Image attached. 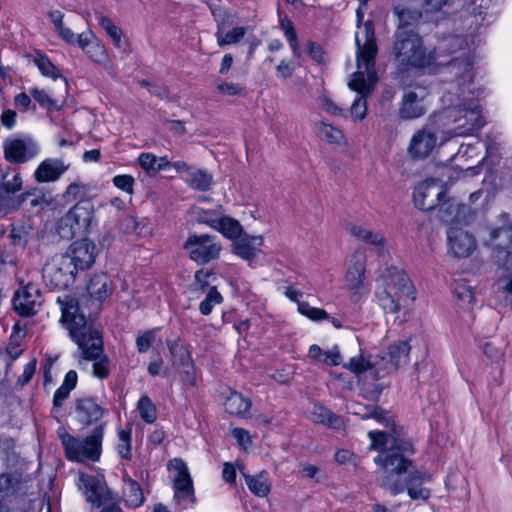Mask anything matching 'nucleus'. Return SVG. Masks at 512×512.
<instances>
[{"label":"nucleus","instance_id":"30","mask_svg":"<svg viewBox=\"0 0 512 512\" xmlns=\"http://www.w3.org/2000/svg\"><path fill=\"white\" fill-rule=\"evenodd\" d=\"M112 282L105 273L93 275L87 285L89 295L95 300L102 302L112 293Z\"/></svg>","mask_w":512,"mask_h":512},{"label":"nucleus","instance_id":"5","mask_svg":"<svg viewBox=\"0 0 512 512\" xmlns=\"http://www.w3.org/2000/svg\"><path fill=\"white\" fill-rule=\"evenodd\" d=\"M442 117L447 120L446 125H454L447 131L445 140L472 134L484 125L478 101L472 97H466L464 91L457 95V103L447 108Z\"/></svg>","mask_w":512,"mask_h":512},{"label":"nucleus","instance_id":"10","mask_svg":"<svg viewBox=\"0 0 512 512\" xmlns=\"http://www.w3.org/2000/svg\"><path fill=\"white\" fill-rule=\"evenodd\" d=\"M77 485L89 503L103 508L101 512H121L102 476L79 473Z\"/></svg>","mask_w":512,"mask_h":512},{"label":"nucleus","instance_id":"56","mask_svg":"<svg viewBox=\"0 0 512 512\" xmlns=\"http://www.w3.org/2000/svg\"><path fill=\"white\" fill-rule=\"evenodd\" d=\"M87 193V187L81 182H72L64 192V198L68 202L75 201L77 199L85 197Z\"/></svg>","mask_w":512,"mask_h":512},{"label":"nucleus","instance_id":"43","mask_svg":"<svg viewBox=\"0 0 512 512\" xmlns=\"http://www.w3.org/2000/svg\"><path fill=\"white\" fill-rule=\"evenodd\" d=\"M318 135L322 140H325L331 144H342L345 143V137L343 132L334 127L331 124L321 122L317 127Z\"/></svg>","mask_w":512,"mask_h":512},{"label":"nucleus","instance_id":"22","mask_svg":"<svg viewBox=\"0 0 512 512\" xmlns=\"http://www.w3.org/2000/svg\"><path fill=\"white\" fill-rule=\"evenodd\" d=\"M39 152L38 144L29 137L10 139L4 144L5 158L13 163H25Z\"/></svg>","mask_w":512,"mask_h":512},{"label":"nucleus","instance_id":"39","mask_svg":"<svg viewBox=\"0 0 512 512\" xmlns=\"http://www.w3.org/2000/svg\"><path fill=\"white\" fill-rule=\"evenodd\" d=\"M439 213L440 218L443 222L446 223H457L461 220L462 216L465 214V206L459 204L456 200H448L445 202H440Z\"/></svg>","mask_w":512,"mask_h":512},{"label":"nucleus","instance_id":"12","mask_svg":"<svg viewBox=\"0 0 512 512\" xmlns=\"http://www.w3.org/2000/svg\"><path fill=\"white\" fill-rule=\"evenodd\" d=\"M94 209L88 202H79L59 222V233L63 238H73L85 232L93 220Z\"/></svg>","mask_w":512,"mask_h":512},{"label":"nucleus","instance_id":"48","mask_svg":"<svg viewBox=\"0 0 512 512\" xmlns=\"http://www.w3.org/2000/svg\"><path fill=\"white\" fill-rule=\"evenodd\" d=\"M137 408L141 418L147 423H153L157 418L156 407L147 395H143L139 401Z\"/></svg>","mask_w":512,"mask_h":512},{"label":"nucleus","instance_id":"8","mask_svg":"<svg viewBox=\"0 0 512 512\" xmlns=\"http://www.w3.org/2000/svg\"><path fill=\"white\" fill-rule=\"evenodd\" d=\"M60 438L65 449L66 457L71 461H98L101 455L103 427H96L85 438H77L68 433H61Z\"/></svg>","mask_w":512,"mask_h":512},{"label":"nucleus","instance_id":"46","mask_svg":"<svg viewBox=\"0 0 512 512\" xmlns=\"http://www.w3.org/2000/svg\"><path fill=\"white\" fill-rule=\"evenodd\" d=\"M33 232L32 227L29 224H17L13 225L10 238L12 243L16 246L24 248L28 243L30 236Z\"/></svg>","mask_w":512,"mask_h":512},{"label":"nucleus","instance_id":"19","mask_svg":"<svg viewBox=\"0 0 512 512\" xmlns=\"http://www.w3.org/2000/svg\"><path fill=\"white\" fill-rule=\"evenodd\" d=\"M62 256L64 259L70 260L71 266L78 272L89 269L94 264L97 248L91 240L81 239L72 243Z\"/></svg>","mask_w":512,"mask_h":512},{"label":"nucleus","instance_id":"61","mask_svg":"<svg viewBox=\"0 0 512 512\" xmlns=\"http://www.w3.org/2000/svg\"><path fill=\"white\" fill-rule=\"evenodd\" d=\"M351 372L355 374H360L368 369L372 368L369 361L365 360L362 357H353L350 359L349 363L345 365Z\"/></svg>","mask_w":512,"mask_h":512},{"label":"nucleus","instance_id":"42","mask_svg":"<svg viewBox=\"0 0 512 512\" xmlns=\"http://www.w3.org/2000/svg\"><path fill=\"white\" fill-rule=\"evenodd\" d=\"M310 419L314 423L325 424L332 428H338L342 424V420L339 416L335 415L320 404L313 405V408L310 411Z\"/></svg>","mask_w":512,"mask_h":512},{"label":"nucleus","instance_id":"63","mask_svg":"<svg viewBox=\"0 0 512 512\" xmlns=\"http://www.w3.org/2000/svg\"><path fill=\"white\" fill-rule=\"evenodd\" d=\"M454 293L463 304L470 305L474 302V292L471 287L458 285L455 287Z\"/></svg>","mask_w":512,"mask_h":512},{"label":"nucleus","instance_id":"1","mask_svg":"<svg viewBox=\"0 0 512 512\" xmlns=\"http://www.w3.org/2000/svg\"><path fill=\"white\" fill-rule=\"evenodd\" d=\"M355 43L357 71L353 73L348 86L358 94L351 105L350 115L354 121H361L367 114L366 98L371 95L378 80L375 70L377 45L372 22L367 21L362 27L358 25Z\"/></svg>","mask_w":512,"mask_h":512},{"label":"nucleus","instance_id":"54","mask_svg":"<svg viewBox=\"0 0 512 512\" xmlns=\"http://www.w3.org/2000/svg\"><path fill=\"white\" fill-rule=\"evenodd\" d=\"M168 468L170 471L174 473L173 482L183 481L191 479V476L188 471V467L182 459L174 458L169 464Z\"/></svg>","mask_w":512,"mask_h":512},{"label":"nucleus","instance_id":"49","mask_svg":"<svg viewBox=\"0 0 512 512\" xmlns=\"http://www.w3.org/2000/svg\"><path fill=\"white\" fill-rule=\"evenodd\" d=\"M34 63L38 67L39 71L43 76L56 79L61 76L59 69L54 66L51 61L42 54H38L34 58Z\"/></svg>","mask_w":512,"mask_h":512},{"label":"nucleus","instance_id":"33","mask_svg":"<svg viewBox=\"0 0 512 512\" xmlns=\"http://www.w3.org/2000/svg\"><path fill=\"white\" fill-rule=\"evenodd\" d=\"M138 163L141 168L150 175L166 170L171 165V162L166 156L157 157L153 153H141L138 157Z\"/></svg>","mask_w":512,"mask_h":512},{"label":"nucleus","instance_id":"26","mask_svg":"<svg viewBox=\"0 0 512 512\" xmlns=\"http://www.w3.org/2000/svg\"><path fill=\"white\" fill-rule=\"evenodd\" d=\"M70 164L60 158H47L43 160L34 171V178L38 183L55 182L68 170Z\"/></svg>","mask_w":512,"mask_h":512},{"label":"nucleus","instance_id":"40","mask_svg":"<svg viewBox=\"0 0 512 512\" xmlns=\"http://www.w3.org/2000/svg\"><path fill=\"white\" fill-rule=\"evenodd\" d=\"M214 230L218 231L224 237L231 239L233 241L239 238L243 233V227L239 223V221L232 217L223 215H221V217L218 218Z\"/></svg>","mask_w":512,"mask_h":512},{"label":"nucleus","instance_id":"57","mask_svg":"<svg viewBox=\"0 0 512 512\" xmlns=\"http://www.w3.org/2000/svg\"><path fill=\"white\" fill-rule=\"evenodd\" d=\"M196 215L198 223L205 224L212 229L216 227L217 220L221 217L217 210L197 209Z\"/></svg>","mask_w":512,"mask_h":512},{"label":"nucleus","instance_id":"28","mask_svg":"<svg viewBox=\"0 0 512 512\" xmlns=\"http://www.w3.org/2000/svg\"><path fill=\"white\" fill-rule=\"evenodd\" d=\"M348 232L358 241L373 246L380 255L388 251L387 239L381 232L372 231L358 224L349 225Z\"/></svg>","mask_w":512,"mask_h":512},{"label":"nucleus","instance_id":"16","mask_svg":"<svg viewBox=\"0 0 512 512\" xmlns=\"http://www.w3.org/2000/svg\"><path fill=\"white\" fill-rule=\"evenodd\" d=\"M209 8L217 23L215 37L220 47L236 44L245 36L246 28L243 26H236L225 32V28L233 23L235 15L227 12L218 3H209Z\"/></svg>","mask_w":512,"mask_h":512},{"label":"nucleus","instance_id":"25","mask_svg":"<svg viewBox=\"0 0 512 512\" xmlns=\"http://www.w3.org/2000/svg\"><path fill=\"white\" fill-rule=\"evenodd\" d=\"M77 44L90 60L107 67L109 63L107 49L92 31H85L77 35Z\"/></svg>","mask_w":512,"mask_h":512},{"label":"nucleus","instance_id":"4","mask_svg":"<svg viewBox=\"0 0 512 512\" xmlns=\"http://www.w3.org/2000/svg\"><path fill=\"white\" fill-rule=\"evenodd\" d=\"M475 45V36L470 35H448L439 39L437 46L432 52L433 63L437 66H444L454 73L463 84L472 81V58L471 48Z\"/></svg>","mask_w":512,"mask_h":512},{"label":"nucleus","instance_id":"9","mask_svg":"<svg viewBox=\"0 0 512 512\" xmlns=\"http://www.w3.org/2000/svg\"><path fill=\"white\" fill-rule=\"evenodd\" d=\"M431 481V475L422 470L411 471L405 478V482L392 475H385L379 481L380 487L396 496L405 490L412 500L427 501L431 496V490L425 485Z\"/></svg>","mask_w":512,"mask_h":512},{"label":"nucleus","instance_id":"64","mask_svg":"<svg viewBox=\"0 0 512 512\" xmlns=\"http://www.w3.org/2000/svg\"><path fill=\"white\" fill-rule=\"evenodd\" d=\"M217 89L220 93L228 96H235L241 93L242 87L239 84L232 82H221L217 84Z\"/></svg>","mask_w":512,"mask_h":512},{"label":"nucleus","instance_id":"51","mask_svg":"<svg viewBox=\"0 0 512 512\" xmlns=\"http://www.w3.org/2000/svg\"><path fill=\"white\" fill-rule=\"evenodd\" d=\"M223 298L216 287H210L203 301L199 305V310L203 315H209L215 305L222 302Z\"/></svg>","mask_w":512,"mask_h":512},{"label":"nucleus","instance_id":"32","mask_svg":"<svg viewBox=\"0 0 512 512\" xmlns=\"http://www.w3.org/2000/svg\"><path fill=\"white\" fill-rule=\"evenodd\" d=\"M308 356L316 363H323L329 366H337L341 363V355L337 347L331 350H323L314 344L309 347Z\"/></svg>","mask_w":512,"mask_h":512},{"label":"nucleus","instance_id":"29","mask_svg":"<svg viewBox=\"0 0 512 512\" xmlns=\"http://www.w3.org/2000/svg\"><path fill=\"white\" fill-rule=\"evenodd\" d=\"M103 408L92 398H82L76 403V415L83 424H91L102 418Z\"/></svg>","mask_w":512,"mask_h":512},{"label":"nucleus","instance_id":"58","mask_svg":"<svg viewBox=\"0 0 512 512\" xmlns=\"http://www.w3.org/2000/svg\"><path fill=\"white\" fill-rule=\"evenodd\" d=\"M23 181L19 173H14L11 178L5 175L0 182V188L7 191L18 193L22 189Z\"/></svg>","mask_w":512,"mask_h":512},{"label":"nucleus","instance_id":"7","mask_svg":"<svg viewBox=\"0 0 512 512\" xmlns=\"http://www.w3.org/2000/svg\"><path fill=\"white\" fill-rule=\"evenodd\" d=\"M379 291L377 298L383 310L387 313H397L400 310L404 296L411 293V283L406 274L396 267H389L377 280Z\"/></svg>","mask_w":512,"mask_h":512},{"label":"nucleus","instance_id":"14","mask_svg":"<svg viewBox=\"0 0 512 512\" xmlns=\"http://www.w3.org/2000/svg\"><path fill=\"white\" fill-rule=\"evenodd\" d=\"M189 258L198 264H206L219 257L222 249L215 236L192 234L184 243Z\"/></svg>","mask_w":512,"mask_h":512},{"label":"nucleus","instance_id":"35","mask_svg":"<svg viewBox=\"0 0 512 512\" xmlns=\"http://www.w3.org/2000/svg\"><path fill=\"white\" fill-rule=\"evenodd\" d=\"M224 407L231 415L244 416L251 408V401L241 393L231 391L224 402Z\"/></svg>","mask_w":512,"mask_h":512},{"label":"nucleus","instance_id":"50","mask_svg":"<svg viewBox=\"0 0 512 512\" xmlns=\"http://www.w3.org/2000/svg\"><path fill=\"white\" fill-rule=\"evenodd\" d=\"M349 409L353 414L359 415L362 419L375 418L379 422L386 419L383 412L377 407H364L360 404H351Z\"/></svg>","mask_w":512,"mask_h":512},{"label":"nucleus","instance_id":"15","mask_svg":"<svg viewBox=\"0 0 512 512\" xmlns=\"http://www.w3.org/2000/svg\"><path fill=\"white\" fill-rule=\"evenodd\" d=\"M77 272L62 255L52 258L43 268V280L52 289H65L74 283Z\"/></svg>","mask_w":512,"mask_h":512},{"label":"nucleus","instance_id":"60","mask_svg":"<svg viewBox=\"0 0 512 512\" xmlns=\"http://www.w3.org/2000/svg\"><path fill=\"white\" fill-rule=\"evenodd\" d=\"M174 500L182 508H188L194 502V490L184 489L174 491Z\"/></svg>","mask_w":512,"mask_h":512},{"label":"nucleus","instance_id":"27","mask_svg":"<svg viewBox=\"0 0 512 512\" xmlns=\"http://www.w3.org/2000/svg\"><path fill=\"white\" fill-rule=\"evenodd\" d=\"M262 245V236L244 235L243 237H239L233 241L232 251L243 260L252 263L261 253Z\"/></svg>","mask_w":512,"mask_h":512},{"label":"nucleus","instance_id":"53","mask_svg":"<svg viewBox=\"0 0 512 512\" xmlns=\"http://www.w3.org/2000/svg\"><path fill=\"white\" fill-rule=\"evenodd\" d=\"M395 12L399 18V30L406 29L407 26L414 24L421 18V12L415 9L396 8Z\"/></svg>","mask_w":512,"mask_h":512},{"label":"nucleus","instance_id":"17","mask_svg":"<svg viewBox=\"0 0 512 512\" xmlns=\"http://www.w3.org/2000/svg\"><path fill=\"white\" fill-rule=\"evenodd\" d=\"M410 345L407 341H398L391 344L388 350L379 356V359L373 364L378 378L389 375L401 366L408 363Z\"/></svg>","mask_w":512,"mask_h":512},{"label":"nucleus","instance_id":"36","mask_svg":"<svg viewBox=\"0 0 512 512\" xmlns=\"http://www.w3.org/2000/svg\"><path fill=\"white\" fill-rule=\"evenodd\" d=\"M249 490L258 497H266L271 489V483L266 471L256 475H244Z\"/></svg>","mask_w":512,"mask_h":512},{"label":"nucleus","instance_id":"45","mask_svg":"<svg viewBox=\"0 0 512 512\" xmlns=\"http://www.w3.org/2000/svg\"><path fill=\"white\" fill-rule=\"evenodd\" d=\"M186 181L192 188L199 191H206L211 185L212 176L204 170L193 169L189 171Z\"/></svg>","mask_w":512,"mask_h":512},{"label":"nucleus","instance_id":"44","mask_svg":"<svg viewBox=\"0 0 512 512\" xmlns=\"http://www.w3.org/2000/svg\"><path fill=\"white\" fill-rule=\"evenodd\" d=\"M22 205V194L0 188V212L8 214Z\"/></svg>","mask_w":512,"mask_h":512},{"label":"nucleus","instance_id":"55","mask_svg":"<svg viewBox=\"0 0 512 512\" xmlns=\"http://www.w3.org/2000/svg\"><path fill=\"white\" fill-rule=\"evenodd\" d=\"M156 330H146L140 332L136 337V347L139 353H146L152 346L156 338Z\"/></svg>","mask_w":512,"mask_h":512},{"label":"nucleus","instance_id":"47","mask_svg":"<svg viewBox=\"0 0 512 512\" xmlns=\"http://www.w3.org/2000/svg\"><path fill=\"white\" fill-rule=\"evenodd\" d=\"M29 93L42 108L48 111L60 109V105L57 100L53 99L45 90L30 88Z\"/></svg>","mask_w":512,"mask_h":512},{"label":"nucleus","instance_id":"24","mask_svg":"<svg viewBox=\"0 0 512 512\" xmlns=\"http://www.w3.org/2000/svg\"><path fill=\"white\" fill-rule=\"evenodd\" d=\"M449 251L457 258L470 256L476 248L475 238L467 231L457 226H451L447 231Z\"/></svg>","mask_w":512,"mask_h":512},{"label":"nucleus","instance_id":"62","mask_svg":"<svg viewBox=\"0 0 512 512\" xmlns=\"http://www.w3.org/2000/svg\"><path fill=\"white\" fill-rule=\"evenodd\" d=\"M320 108L332 115L346 116L345 109L334 103L331 99L323 97L319 101Z\"/></svg>","mask_w":512,"mask_h":512},{"label":"nucleus","instance_id":"37","mask_svg":"<svg viewBox=\"0 0 512 512\" xmlns=\"http://www.w3.org/2000/svg\"><path fill=\"white\" fill-rule=\"evenodd\" d=\"M52 203V197L50 193H45L42 190L34 189L22 193V204H25L32 211H40Z\"/></svg>","mask_w":512,"mask_h":512},{"label":"nucleus","instance_id":"23","mask_svg":"<svg viewBox=\"0 0 512 512\" xmlns=\"http://www.w3.org/2000/svg\"><path fill=\"white\" fill-rule=\"evenodd\" d=\"M425 98L424 89L406 90L399 106V116L405 120L423 116L427 112Z\"/></svg>","mask_w":512,"mask_h":512},{"label":"nucleus","instance_id":"34","mask_svg":"<svg viewBox=\"0 0 512 512\" xmlns=\"http://www.w3.org/2000/svg\"><path fill=\"white\" fill-rule=\"evenodd\" d=\"M99 25L111 38V41L116 48L123 49L124 51L129 50V43L123 37V31L118 26H116L110 18L104 15H100Z\"/></svg>","mask_w":512,"mask_h":512},{"label":"nucleus","instance_id":"20","mask_svg":"<svg viewBox=\"0 0 512 512\" xmlns=\"http://www.w3.org/2000/svg\"><path fill=\"white\" fill-rule=\"evenodd\" d=\"M437 143L435 129L426 125L412 135L407 152L413 159H425L434 151Z\"/></svg>","mask_w":512,"mask_h":512},{"label":"nucleus","instance_id":"18","mask_svg":"<svg viewBox=\"0 0 512 512\" xmlns=\"http://www.w3.org/2000/svg\"><path fill=\"white\" fill-rule=\"evenodd\" d=\"M444 196L443 184L436 179H429L418 184L413 192L416 207L427 211L438 207Z\"/></svg>","mask_w":512,"mask_h":512},{"label":"nucleus","instance_id":"21","mask_svg":"<svg viewBox=\"0 0 512 512\" xmlns=\"http://www.w3.org/2000/svg\"><path fill=\"white\" fill-rule=\"evenodd\" d=\"M42 302L39 288L29 283L15 293L13 307L20 316L29 317L38 312Z\"/></svg>","mask_w":512,"mask_h":512},{"label":"nucleus","instance_id":"31","mask_svg":"<svg viewBox=\"0 0 512 512\" xmlns=\"http://www.w3.org/2000/svg\"><path fill=\"white\" fill-rule=\"evenodd\" d=\"M285 295L292 301H296L298 303V311L300 314L309 318L313 321H321L329 318L328 313L320 308L312 307L307 302L299 301V298L302 296V293L293 287H287L285 291Z\"/></svg>","mask_w":512,"mask_h":512},{"label":"nucleus","instance_id":"38","mask_svg":"<svg viewBox=\"0 0 512 512\" xmlns=\"http://www.w3.org/2000/svg\"><path fill=\"white\" fill-rule=\"evenodd\" d=\"M279 16V25L281 30L284 33V36L286 38V41L288 42L292 54L294 57L299 58L302 55L299 40L294 28V24L292 21L285 15H282L280 12H278Z\"/></svg>","mask_w":512,"mask_h":512},{"label":"nucleus","instance_id":"11","mask_svg":"<svg viewBox=\"0 0 512 512\" xmlns=\"http://www.w3.org/2000/svg\"><path fill=\"white\" fill-rule=\"evenodd\" d=\"M366 264V253L360 249L354 251L348 260L344 275V287L354 300H359L368 294Z\"/></svg>","mask_w":512,"mask_h":512},{"label":"nucleus","instance_id":"6","mask_svg":"<svg viewBox=\"0 0 512 512\" xmlns=\"http://www.w3.org/2000/svg\"><path fill=\"white\" fill-rule=\"evenodd\" d=\"M393 51L399 66L404 69L422 68L434 64L432 52H427L422 38L412 29L397 31Z\"/></svg>","mask_w":512,"mask_h":512},{"label":"nucleus","instance_id":"52","mask_svg":"<svg viewBox=\"0 0 512 512\" xmlns=\"http://www.w3.org/2000/svg\"><path fill=\"white\" fill-rule=\"evenodd\" d=\"M117 451L124 459L131 457V429H120L118 431Z\"/></svg>","mask_w":512,"mask_h":512},{"label":"nucleus","instance_id":"41","mask_svg":"<svg viewBox=\"0 0 512 512\" xmlns=\"http://www.w3.org/2000/svg\"><path fill=\"white\" fill-rule=\"evenodd\" d=\"M123 500L126 505L131 508H138L143 504V491L136 481L132 479H127L124 481Z\"/></svg>","mask_w":512,"mask_h":512},{"label":"nucleus","instance_id":"3","mask_svg":"<svg viewBox=\"0 0 512 512\" xmlns=\"http://www.w3.org/2000/svg\"><path fill=\"white\" fill-rule=\"evenodd\" d=\"M370 448L378 451L374 463L387 472L402 475L413 466L415 454L412 440L400 426L392 425L384 431H369Z\"/></svg>","mask_w":512,"mask_h":512},{"label":"nucleus","instance_id":"13","mask_svg":"<svg viewBox=\"0 0 512 512\" xmlns=\"http://www.w3.org/2000/svg\"><path fill=\"white\" fill-rule=\"evenodd\" d=\"M486 244L491 247L500 266L512 269V222L505 220L490 231Z\"/></svg>","mask_w":512,"mask_h":512},{"label":"nucleus","instance_id":"2","mask_svg":"<svg viewBox=\"0 0 512 512\" xmlns=\"http://www.w3.org/2000/svg\"><path fill=\"white\" fill-rule=\"evenodd\" d=\"M62 312L61 321L69 332L71 339L77 344L79 362L94 361L93 375L103 379L108 376L107 359L103 357V342L100 332L87 324L83 314L79 312L76 299L70 296L58 298Z\"/></svg>","mask_w":512,"mask_h":512},{"label":"nucleus","instance_id":"59","mask_svg":"<svg viewBox=\"0 0 512 512\" xmlns=\"http://www.w3.org/2000/svg\"><path fill=\"white\" fill-rule=\"evenodd\" d=\"M112 182L118 189H121L128 194H133V186L135 180L131 175H116L113 177Z\"/></svg>","mask_w":512,"mask_h":512}]
</instances>
